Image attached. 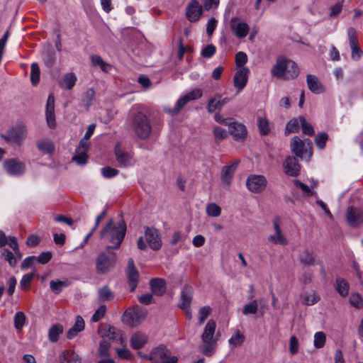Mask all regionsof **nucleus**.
Returning <instances> with one entry per match:
<instances>
[{
  "label": "nucleus",
  "mask_w": 363,
  "mask_h": 363,
  "mask_svg": "<svg viewBox=\"0 0 363 363\" xmlns=\"http://www.w3.org/2000/svg\"><path fill=\"white\" fill-rule=\"evenodd\" d=\"M126 223L123 220L116 222L109 220L100 232V237L108 243L107 249L117 250L121 247L126 233Z\"/></svg>",
  "instance_id": "nucleus-1"
},
{
  "label": "nucleus",
  "mask_w": 363,
  "mask_h": 363,
  "mask_svg": "<svg viewBox=\"0 0 363 363\" xmlns=\"http://www.w3.org/2000/svg\"><path fill=\"white\" fill-rule=\"evenodd\" d=\"M216 323L213 319L205 325L201 335L202 344L199 346V352L206 357H211L218 347L219 335L216 334Z\"/></svg>",
  "instance_id": "nucleus-2"
},
{
  "label": "nucleus",
  "mask_w": 363,
  "mask_h": 363,
  "mask_svg": "<svg viewBox=\"0 0 363 363\" xmlns=\"http://www.w3.org/2000/svg\"><path fill=\"white\" fill-rule=\"evenodd\" d=\"M298 73L299 69L296 62L284 56H279L271 69V75L281 79H294Z\"/></svg>",
  "instance_id": "nucleus-3"
},
{
  "label": "nucleus",
  "mask_w": 363,
  "mask_h": 363,
  "mask_svg": "<svg viewBox=\"0 0 363 363\" xmlns=\"http://www.w3.org/2000/svg\"><path fill=\"white\" fill-rule=\"evenodd\" d=\"M99 332L103 337V340L100 342L99 348V354L100 356H108V350L111 346L110 340L116 342L122 346L125 345V340L123 337L121 330L115 327L109 325H101Z\"/></svg>",
  "instance_id": "nucleus-4"
},
{
  "label": "nucleus",
  "mask_w": 363,
  "mask_h": 363,
  "mask_svg": "<svg viewBox=\"0 0 363 363\" xmlns=\"http://www.w3.org/2000/svg\"><path fill=\"white\" fill-rule=\"evenodd\" d=\"M131 127L135 135L141 140L148 138L152 129L150 118L141 111L133 116Z\"/></svg>",
  "instance_id": "nucleus-5"
},
{
  "label": "nucleus",
  "mask_w": 363,
  "mask_h": 363,
  "mask_svg": "<svg viewBox=\"0 0 363 363\" xmlns=\"http://www.w3.org/2000/svg\"><path fill=\"white\" fill-rule=\"evenodd\" d=\"M95 129L94 124H90L85 133L83 138L81 139L78 147L76 148L75 155L72 157V160L78 164H85L87 162V152L90 147L89 138L94 133Z\"/></svg>",
  "instance_id": "nucleus-6"
},
{
  "label": "nucleus",
  "mask_w": 363,
  "mask_h": 363,
  "mask_svg": "<svg viewBox=\"0 0 363 363\" xmlns=\"http://www.w3.org/2000/svg\"><path fill=\"white\" fill-rule=\"evenodd\" d=\"M27 136V128L23 123L16 124L8 130L6 134L1 137L6 142L21 145Z\"/></svg>",
  "instance_id": "nucleus-7"
},
{
  "label": "nucleus",
  "mask_w": 363,
  "mask_h": 363,
  "mask_svg": "<svg viewBox=\"0 0 363 363\" xmlns=\"http://www.w3.org/2000/svg\"><path fill=\"white\" fill-rule=\"evenodd\" d=\"M116 262V254L107 250L99 254L96 259V268L97 272L104 274L111 270Z\"/></svg>",
  "instance_id": "nucleus-8"
},
{
  "label": "nucleus",
  "mask_w": 363,
  "mask_h": 363,
  "mask_svg": "<svg viewBox=\"0 0 363 363\" xmlns=\"http://www.w3.org/2000/svg\"><path fill=\"white\" fill-rule=\"evenodd\" d=\"M147 312L145 309L136 306L125 311L123 314L122 320L128 326L136 327L144 321Z\"/></svg>",
  "instance_id": "nucleus-9"
},
{
  "label": "nucleus",
  "mask_w": 363,
  "mask_h": 363,
  "mask_svg": "<svg viewBox=\"0 0 363 363\" xmlns=\"http://www.w3.org/2000/svg\"><path fill=\"white\" fill-rule=\"evenodd\" d=\"M150 360L153 363H177V357L172 355L169 350L160 345L154 348L150 354Z\"/></svg>",
  "instance_id": "nucleus-10"
},
{
  "label": "nucleus",
  "mask_w": 363,
  "mask_h": 363,
  "mask_svg": "<svg viewBox=\"0 0 363 363\" xmlns=\"http://www.w3.org/2000/svg\"><path fill=\"white\" fill-rule=\"evenodd\" d=\"M267 184V180L263 175L251 174L246 180L247 189L252 193L263 191Z\"/></svg>",
  "instance_id": "nucleus-11"
},
{
  "label": "nucleus",
  "mask_w": 363,
  "mask_h": 363,
  "mask_svg": "<svg viewBox=\"0 0 363 363\" xmlns=\"http://www.w3.org/2000/svg\"><path fill=\"white\" fill-rule=\"evenodd\" d=\"M230 26L233 33L240 39L245 38L250 32V26L248 23L239 17L232 18Z\"/></svg>",
  "instance_id": "nucleus-12"
},
{
  "label": "nucleus",
  "mask_w": 363,
  "mask_h": 363,
  "mask_svg": "<svg viewBox=\"0 0 363 363\" xmlns=\"http://www.w3.org/2000/svg\"><path fill=\"white\" fill-rule=\"evenodd\" d=\"M3 167L7 174L13 177H20L26 172L25 164L16 158L5 160Z\"/></svg>",
  "instance_id": "nucleus-13"
},
{
  "label": "nucleus",
  "mask_w": 363,
  "mask_h": 363,
  "mask_svg": "<svg viewBox=\"0 0 363 363\" xmlns=\"http://www.w3.org/2000/svg\"><path fill=\"white\" fill-rule=\"evenodd\" d=\"M274 233L268 237V240L276 245H286L287 239L281 229V219L275 217L272 221Z\"/></svg>",
  "instance_id": "nucleus-14"
},
{
  "label": "nucleus",
  "mask_w": 363,
  "mask_h": 363,
  "mask_svg": "<svg viewBox=\"0 0 363 363\" xmlns=\"http://www.w3.org/2000/svg\"><path fill=\"white\" fill-rule=\"evenodd\" d=\"M228 132L237 142H243L247 137L246 126L238 122H230L228 125Z\"/></svg>",
  "instance_id": "nucleus-15"
},
{
  "label": "nucleus",
  "mask_w": 363,
  "mask_h": 363,
  "mask_svg": "<svg viewBox=\"0 0 363 363\" xmlns=\"http://www.w3.org/2000/svg\"><path fill=\"white\" fill-rule=\"evenodd\" d=\"M145 238L151 249L154 250L160 249L162 240L157 229L147 227L145 230Z\"/></svg>",
  "instance_id": "nucleus-16"
},
{
  "label": "nucleus",
  "mask_w": 363,
  "mask_h": 363,
  "mask_svg": "<svg viewBox=\"0 0 363 363\" xmlns=\"http://www.w3.org/2000/svg\"><path fill=\"white\" fill-rule=\"evenodd\" d=\"M127 277L130 291H133L136 289L139 281V272L135 267L133 259H129L127 267Z\"/></svg>",
  "instance_id": "nucleus-17"
},
{
  "label": "nucleus",
  "mask_w": 363,
  "mask_h": 363,
  "mask_svg": "<svg viewBox=\"0 0 363 363\" xmlns=\"http://www.w3.org/2000/svg\"><path fill=\"white\" fill-rule=\"evenodd\" d=\"M348 224L352 227H357L363 223V211L362 209L349 207L346 213Z\"/></svg>",
  "instance_id": "nucleus-18"
},
{
  "label": "nucleus",
  "mask_w": 363,
  "mask_h": 363,
  "mask_svg": "<svg viewBox=\"0 0 363 363\" xmlns=\"http://www.w3.org/2000/svg\"><path fill=\"white\" fill-rule=\"evenodd\" d=\"M307 147L311 149V143L307 142V146L306 142L301 140L298 137L294 136L291 141V149L293 153L297 157L302 158L305 153L307 152Z\"/></svg>",
  "instance_id": "nucleus-19"
},
{
  "label": "nucleus",
  "mask_w": 363,
  "mask_h": 363,
  "mask_svg": "<svg viewBox=\"0 0 363 363\" xmlns=\"http://www.w3.org/2000/svg\"><path fill=\"white\" fill-rule=\"evenodd\" d=\"M202 14V6L196 0L191 1L186 7V15L191 22L197 21Z\"/></svg>",
  "instance_id": "nucleus-20"
},
{
  "label": "nucleus",
  "mask_w": 363,
  "mask_h": 363,
  "mask_svg": "<svg viewBox=\"0 0 363 363\" xmlns=\"http://www.w3.org/2000/svg\"><path fill=\"white\" fill-rule=\"evenodd\" d=\"M45 116L48 125L50 128H55L56 125L55 116V98L52 94H50L47 100Z\"/></svg>",
  "instance_id": "nucleus-21"
},
{
  "label": "nucleus",
  "mask_w": 363,
  "mask_h": 363,
  "mask_svg": "<svg viewBox=\"0 0 363 363\" xmlns=\"http://www.w3.org/2000/svg\"><path fill=\"white\" fill-rule=\"evenodd\" d=\"M230 101L225 93L216 94L211 99L208 104V111L212 113L217 109H220L225 104Z\"/></svg>",
  "instance_id": "nucleus-22"
},
{
  "label": "nucleus",
  "mask_w": 363,
  "mask_h": 363,
  "mask_svg": "<svg viewBox=\"0 0 363 363\" xmlns=\"http://www.w3.org/2000/svg\"><path fill=\"white\" fill-rule=\"evenodd\" d=\"M285 174L290 177L297 176L300 172V165L294 157H288L283 164Z\"/></svg>",
  "instance_id": "nucleus-23"
},
{
  "label": "nucleus",
  "mask_w": 363,
  "mask_h": 363,
  "mask_svg": "<svg viewBox=\"0 0 363 363\" xmlns=\"http://www.w3.org/2000/svg\"><path fill=\"white\" fill-rule=\"evenodd\" d=\"M250 70L247 67H242L238 69L234 77V84L238 89H242L247 82Z\"/></svg>",
  "instance_id": "nucleus-24"
},
{
  "label": "nucleus",
  "mask_w": 363,
  "mask_h": 363,
  "mask_svg": "<svg viewBox=\"0 0 363 363\" xmlns=\"http://www.w3.org/2000/svg\"><path fill=\"white\" fill-rule=\"evenodd\" d=\"M238 162H235L231 165L224 166L222 168L221 180L225 187L230 186Z\"/></svg>",
  "instance_id": "nucleus-25"
},
{
  "label": "nucleus",
  "mask_w": 363,
  "mask_h": 363,
  "mask_svg": "<svg viewBox=\"0 0 363 363\" xmlns=\"http://www.w3.org/2000/svg\"><path fill=\"white\" fill-rule=\"evenodd\" d=\"M115 153L116 160L121 166L128 167L133 164V157L128 152L121 150L119 147L117 146L115 149Z\"/></svg>",
  "instance_id": "nucleus-26"
},
{
  "label": "nucleus",
  "mask_w": 363,
  "mask_h": 363,
  "mask_svg": "<svg viewBox=\"0 0 363 363\" xmlns=\"http://www.w3.org/2000/svg\"><path fill=\"white\" fill-rule=\"evenodd\" d=\"M147 336L141 332L134 333L130 338V346L134 350H139L147 342Z\"/></svg>",
  "instance_id": "nucleus-27"
},
{
  "label": "nucleus",
  "mask_w": 363,
  "mask_h": 363,
  "mask_svg": "<svg viewBox=\"0 0 363 363\" xmlns=\"http://www.w3.org/2000/svg\"><path fill=\"white\" fill-rule=\"evenodd\" d=\"M90 61L93 67L100 68L104 72L108 73L113 69V66L106 62L99 55H91L90 56Z\"/></svg>",
  "instance_id": "nucleus-28"
},
{
  "label": "nucleus",
  "mask_w": 363,
  "mask_h": 363,
  "mask_svg": "<svg viewBox=\"0 0 363 363\" xmlns=\"http://www.w3.org/2000/svg\"><path fill=\"white\" fill-rule=\"evenodd\" d=\"M150 285L152 293L157 296H162L166 291V283L162 278L152 279Z\"/></svg>",
  "instance_id": "nucleus-29"
},
{
  "label": "nucleus",
  "mask_w": 363,
  "mask_h": 363,
  "mask_svg": "<svg viewBox=\"0 0 363 363\" xmlns=\"http://www.w3.org/2000/svg\"><path fill=\"white\" fill-rule=\"evenodd\" d=\"M84 329V321L83 318L78 315L76 317V321L74 325L67 331V338L73 339L79 333L82 332Z\"/></svg>",
  "instance_id": "nucleus-30"
},
{
  "label": "nucleus",
  "mask_w": 363,
  "mask_h": 363,
  "mask_svg": "<svg viewBox=\"0 0 363 363\" xmlns=\"http://www.w3.org/2000/svg\"><path fill=\"white\" fill-rule=\"evenodd\" d=\"M192 300V289L191 287L186 286L181 293V303L179 304L180 308H189Z\"/></svg>",
  "instance_id": "nucleus-31"
},
{
  "label": "nucleus",
  "mask_w": 363,
  "mask_h": 363,
  "mask_svg": "<svg viewBox=\"0 0 363 363\" xmlns=\"http://www.w3.org/2000/svg\"><path fill=\"white\" fill-rule=\"evenodd\" d=\"M64 328L60 323L52 325L48 330V340L51 342H56L58 341L60 335L63 333Z\"/></svg>",
  "instance_id": "nucleus-32"
},
{
  "label": "nucleus",
  "mask_w": 363,
  "mask_h": 363,
  "mask_svg": "<svg viewBox=\"0 0 363 363\" xmlns=\"http://www.w3.org/2000/svg\"><path fill=\"white\" fill-rule=\"evenodd\" d=\"M202 92H189L187 94L179 99L177 102L176 111H179L185 104L191 101L201 98Z\"/></svg>",
  "instance_id": "nucleus-33"
},
{
  "label": "nucleus",
  "mask_w": 363,
  "mask_h": 363,
  "mask_svg": "<svg viewBox=\"0 0 363 363\" xmlns=\"http://www.w3.org/2000/svg\"><path fill=\"white\" fill-rule=\"evenodd\" d=\"M245 337L244 334L241 331L238 330L233 334L231 337L228 340V344L230 347L232 349H233L237 347L241 346L245 342Z\"/></svg>",
  "instance_id": "nucleus-34"
},
{
  "label": "nucleus",
  "mask_w": 363,
  "mask_h": 363,
  "mask_svg": "<svg viewBox=\"0 0 363 363\" xmlns=\"http://www.w3.org/2000/svg\"><path fill=\"white\" fill-rule=\"evenodd\" d=\"M76 81L77 77L74 73H67L62 77L60 82V85L63 89H71L74 86Z\"/></svg>",
  "instance_id": "nucleus-35"
},
{
  "label": "nucleus",
  "mask_w": 363,
  "mask_h": 363,
  "mask_svg": "<svg viewBox=\"0 0 363 363\" xmlns=\"http://www.w3.org/2000/svg\"><path fill=\"white\" fill-rule=\"evenodd\" d=\"M70 281L66 280H51L50 282V287L52 292L55 294H59L62 291L64 288H66L70 285Z\"/></svg>",
  "instance_id": "nucleus-36"
},
{
  "label": "nucleus",
  "mask_w": 363,
  "mask_h": 363,
  "mask_svg": "<svg viewBox=\"0 0 363 363\" xmlns=\"http://www.w3.org/2000/svg\"><path fill=\"white\" fill-rule=\"evenodd\" d=\"M335 289L341 296L345 297L348 294L350 285L345 279L337 278Z\"/></svg>",
  "instance_id": "nucleus-37"
},
{
  "label": "nucleus",
  "mask_w": 363,
  "mask_h": 363,
  "mask_svg": "<svg viewBox=\"0 0 363 363\" xmlns=\"http://www.w3.org/2000/svg\"><path fill=\"white\" fill-rule=\"evenodd\" d=\"M60 359L67 363H82L81 357L72 351L63 352L60 355Z\"/></svg>",
  "instance_id": "nucleus-38"
},
{
  "label": "nucleus",
  "mask_w": 363,
  "mask_h": 363,
  "mask_svg": "<svg viewBox=\"0 0 363 363\" xmlns=\"http://www.w3.org/2000/svg\"><path fill=\"white\" fill-rule=\"evenodd\" d=\"M36 145L38 149L43 153L52 154L54 151L53 143L49 140H40Z\"/></svg>",
  "instance_id": "nucleus-39"
},
{
  "label": "nucleus",
  "mask_w": 363,
  "mask_h": 363,
  "mask_svg": "<svg viewBox=\"0 0 363 363\" xmlns=\"http://www.w3.org/2000/svg\"><path fill=\"white\" fill-rule=\"evenodd\" d=\"M306 83L310 91H318L322 88L319 79L313 74L306 76Z\"/></svg>",
  "instance_id": "nucleus-40"
},
{
  "label": "nucleus",
  "mask_w": 363,
  "mask_h": 363,
  "mask_svg": "<svg viewBox=\"0 0 363 363\" xmlns=\"http://www.w3.org/2000/svg\"><path fill=\"white\" fill-rule=\"evenodd\" d=\"M257 125L262 135H267L269 133V121L265 116H259L258 118Z\"/></svg>",
  "instance_id": "nucleus-41"
},
{
  "label": "nucleus",
  "mask_w": 363,
  "mask_h": 363,
  "mask_svg": "<svg viewBox=\"0 0 363 363\" xmlns=\"http://www.w3.org/2000/svg\"><path fill=\"white\" fill-rule=\"evenodd\" d=\"M298 259L301 263L308 266L313 265L315 263L313 254L308 250L301 252L298 256Z\"/></svg>",
  "instance_id": "nucleus-42"
},
{
  "label": "nucleus",
  "mask_w": 363,
  "mask_h": 363,
  "mask_svg": "<svg viewBox=\"0 0 363 363\" xmlns=\"http://www.w3.org/2000/svg\"><path fill=\"white\" fill-rule=\"evenodd\" d=\"M206 213L208 216L218 217L221 214V208L216 203H209L206 206Z\"/></svg>",
  "instance_id": "nucleus-43"
},
{
  "label": "nucleus",
  "mask_w": 363,
  "mask_h": 363,
  "mask_svg": "<svg viewBox=\"0 0 363 363\" xmlns=\"http://www.w3.org/2000/svg\"><path fill=\"white\" fill-rule=\"evenodd\" d=\"M301 297L303 303L307 306L314 305L320 300V296L315 292L303 294Z\"/></svg>",
  "instance_id": "nucleus-44"
},
{
  "label": "nucleus",
  "mask_w": 363,
  "mask_h": 363,
  "mask_svg": "<svg viewBox=\"0 0 363 363\" xmlns=\"http://www.w3.org/2000/svg\"><path fill=\"white\" fill-rule=\"evenodd\" d=\"M2 255L5 257L6 259L8 261L9 265L11 267H15L18 262V260L21 258H18V257L16 255V253H13L7 249H4L2 252Z\"/></svg>",
  "instance_id": "nucleus-45"
},
{
  "label": "nucleus",
  "mask_w": 363,
  "mask_h": 363,
  "mask_svg": "<svg viewBox=\"0 0 363 363\" xmlns=\"http://www.w3.org/2000/svg\"><path fill=\"white\" fill-rule=\"evenodd\" d=\"M212 309L210 306H205L201 307L198 313V324L199 325H202L208 315L211 314Z\"/></svg>",
  "instance_id": "nucleus-46"
},
{
  "label": "nucleus",
  "mask_w": 363,
  "mask_h": 363,
  "mask_svg": "<svg viewBox=\"0 0 363 363\" xmlns=\"http://www.w3.org/2000/svg\"><path fill=\"white\" fill-rule=\"evenodd\" d=\"M99 298L101 301H106L113 299L114 294L107 286H104L99 291Z\"/></svg>",
  "instance_id": "nucleus-47"
},
{
  "label": "nucleus",
  "mask_w": 363,
  "mask_h": 363,
  "mask_svg": "<svg viewBox=\"0 0 363 363\" xmlns=\"http://www.w3.org/2000/svg\"><path fill=\"white\" fill-rule=\"evenodd\" d=\"M298 120L300 121L303 133L307 135H313L315 133L313 127L307 122L306 118L303 116H299Z\"/></svg>",
  "instance_id": "nucleus-48"
},
{
  "label": "nucleus",
  "mask_w": 363,
  "mask_h": 363,
  "mask_svg": "<svg viewBox=\"0 0 363 363\" xmlns=\"http://www.w3.org/2000/svg\"><path fill=\"white\" fill-rule=\"evenodd\" d=\"M30 72V80L33 84H37L40 80V70L38 65L36 62H33L31 65Z\"/></svg>",
  "instance_id": "nucleus-49"
},
{
  "label": "nucleus",
  "mask_w": 363,
  "mask_h": 363,
  "mask_svg": "<svg viewBox=\"0 0 363 363\" xmlns=\"http://www.w3.org/2000/svg\"><path fill=\"white\" fill-rule=\"evenodd\" d=\"M325 335L323 332H317L314 335V347L317 349L323 347L325 343Z\"/></svg>",
  "instance_id": "nucleus-50"
},
{
  "label": "nucleus",
  "mask_w": 363,
  "mask_h": 363,
  "mask_svg": "<svg viewBox=\"0 0 363 363\" xmlns=\"http://www.w3.org/2000/svg\"><path fill=\"white\" fill-rule=\"evenodd\" d=\"M26 322V315L25 314L21 312H17L14 316V327L17 330H21Z\"/></svg>",
  "instance_id": "nucleus-51"
},
{
  "label": "nucleus",
  "mask_w": 363,
  "mask_h": 363,
  "mask_svg": "<svg viewBox=\"0 0 363 363\" xmlns=\"http://www.w3.org/2000/svg\"><path fill=\"white\" fill-rule=\"evenodd\" d=\"M299 129V123L296 118L290 120L286 126L285 134L288 135L291 133H296Z\"/></svg>",
  "instance_id": "nucleus-52"
},
{
  "label": "nucleus",
  "mask_w": 363,
  "mask_h": 363,
  "mask_svg": "<svg viewBox=\"0 0 363 363\" xmlns=\"http://www.w3.org/2000/svg\"><path fill=\"white\" fill-rule=\"evenodd\" d=\"M216 52V48L213 44H209L202 48L201 55L204 58H211L215 55Z\"/></svg>",
  "instance_id": "nucleus-53"
},
{
  "label": "nucleus",
  "mask_w": 363,
  "mask_h": 363,
  "mask_svg": "<svg viewBox=\"0 0 363 363\" xmlns=\"http://www.w3.org/2000/svg\"><path fill=\"white\" fill-rule=\"evenodd\" d=\"M213 133L215 136L216 139L218 141H221L225 138H227L228 133V132L223 128L219 126H215L213 129Z\"/></svg>",
  "instance_id": "nucleus-54"
},
{
  "label": "nucleus",
  "mask_w": 363,
  "mask_h": 363,
  "mask_svg": "<svg viewBox=\"0 0 363 363\" xmlns=\"http://www.w3.org/2000/svg\"><path fill=\"white\" fill-rule=\"evenodd\" d=\"M34 277V273H28L23 276L20 281V287L22 289H28L30 285L31 281Z\"/></svg>",
  "instance_id": "nucleus-55"
},
{
  "label": "nucleus",
  "mask_w": 363,
  "mask_h": 363,
  "mask_svg": "<svg viewBox=\"0 0 363 363\" xmlns=\"http://www.w3.org/2000/svg\"><path fill=\"white\" fill-rule=\"evenodd\" d=\"M258 310V304L257 301H252L250 304H247L244 306L242 313L245 315L247 314H255Z\"/></svg>",
  "instance_id": "nucleus-56"
},
{
  "label": "nucleus",
  "mask_w": 363,
  "mask_h": 363,
  "mask_svg": "<svg viewBox=\"0 0 363 363\" xmlns=\"http://www.w3.org/2000/svg\"><path fill=\"white\" fill-rule=\"evenodd\" d=\"M350 302L352 306L357 308H362L363 307V299L359 294H352Z\"/></svg>",
  "instance_id": "nucleus-57"
},
{
  "label": "nucleus",
  "mask_w": 363,
  "mask_h": 363,
  "mask_svg": "<svg viewBox=\"0 0 363 363\" xmlns=\"http://www.w3.org/2000/svg\"><path fill=\"white\" fill-rule=\"evenodd\" d=\"M328 135L325 133H319L315 136V143L319 149H323L325 147Z\"/></svg>",
  "instance_id": "nucleus-58"
},
{
  "label": "nucleus",
  "mask_w": 363,
  "mask_h": 363,
  "mask_svg": "<svg viewBox=\"0 0 363 363\" xmlns=\"http://www.w3.org/2000/svg\"><path fill=\"white\" fill-rule=\"evenodd\" d=\"M247 61V55L243 52H238L235 55V62L237 67L240 69L245 67L244 65Z\"/></svg>",
  "instance_id": "nucleus-59"
},
{
  "label": "nucleus",
  "mask_w": 363,
  "mask_h": 363,
  "mask_svg": "<svg viewBox=\"0 0 363 363\" xmlns=\"http://www.w3.org/2000/svg\"><path fill=\"white\" fill-rule=\"evenodd\" d=\"M7 243L9 246L13 249L16 255L18 257V258H22L21 253L18 248V245L15 237L11 236L7 239Z\"/></svg>",
  "instance_id": "nucleus-60"
},
{
  "label": "nucleus",
  "mask_w": 363,
  "mask_h": 363,
  "mask_svg": "<svg viewBox=\"0 0 363 363\" xmlns=\"http://www.w3.org/2000/svg\"><path fill=\"white\" fill-rule=\"evenodd\" d=\"M106 312V306H101L92 315L91 320L93 322H98L104 316Z\"/></svg>",
  "instance_id": "nucleus-61"
},
{
  "label": "nucleus",
  "mask_w": 363,
  "mask_h": 363,
  "mask_svg": "<svg viewBox=\"0 0 363 363\" xmlns=\"http://www.w3.org/2000/svg\"><path fill=\"white\" fill-rule=\"evenodd\" d=\"M345 0H338V1L333 5L330 9V16L335 17L340 13L342 9V3Z\"/></svg>",
  "instance_id": "nucleus-62"
},
{
  "label": "nucleus",
  "mask_w": 363,
  "mask_h": 363,
  "mask_svg": "<svg viewBox=\"0 0 363 363\" xmlns=\"http://www.w3.org/2000/svg\"><path fill=\"white\" fill-rule=\"evenodd\" d=\"M350 48L352 50V53H351L352 59L354 60H359L362 57L363 52L361 50V48L359 47L358 44L351 45Z\"/></svg>",
  "instance_id": "nucleus-63"
},
{
  "label": "nucleus",
  "mask_w": 363,
  "mask_h": 363,
  "mask_svg": "<svg viewBox=\"0 0 363 363\" xmlns=\"http://www.w3.org/2000/svg\"><path fill=\"white\" fill-rule=\"evenodd\" d=\"M118 172V170L109 167H104L101 169L103 177L107 179L116 176Z\"/></svg>",
  "instance_id": "nucleus-64"
}]
</instances>
